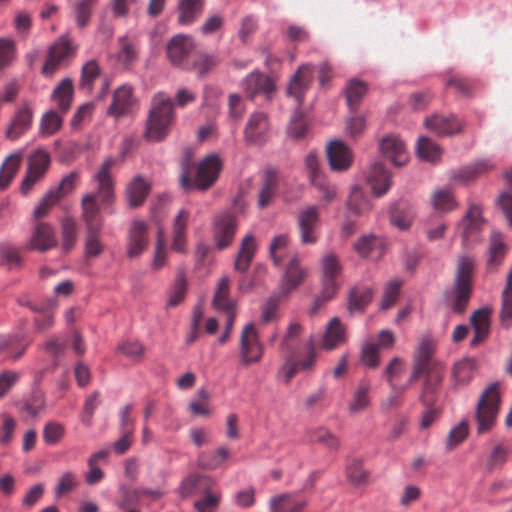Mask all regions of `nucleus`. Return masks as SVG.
Returning <instances> with one entry per match:
<instances>
[{
    "label": "nucleus",
    "mask_w": 512,
    "mask_h": 512,
    "mask_svg": "<svg viewBox=\"0 0 512 512\" xmlns=\"http://www.w3.org/2000/svg\"><path fill=\"white\" fill-rule=\"evenodd\" d=\"M482 224L483 219L481 207L477 204H470L467 212L460 222V226L463 227L461 236L465 246L471 241L477 239V235L482 228Z\"/></svg>",
    "instance_id": "nucleus-21"
},
{
    "label": "nucleus",
    "mask_w": 512,
    "mask_h": 512,
    "mask_svg": "<svg viewBox=\"0 0 512 512\" xmlns=\"http://www.w3.org/2000/svg\"><path fill=\"white\" fill-rule=\"evenodd\" d=\"M361 363L371 369H376L380 365L379 345L376 343H364L360 353Z\"/></svg>",
    "instance_id": "nucleus-58"
},
{
    "label": "nucleus",
    "mask_w": 512,
    "mask_h": 512,
    "mask_svg": "<svg viewBox=\"0 0 512 512\" xmlns=\"http://www.w3.org/2000/svg\"><path fill=\"white\" fill-rule=\"evenodd\" d=\"M345 473L348 482L353 486L366 485L369 481L370 473L364 469L360 459L351 460L346 466Z\"/></svg>",
    "instance_id": "nucleus-45"
},
{
    "label": "nucleus",
    "mask_w": 512,
    "mask_h": 512,
    "mask_svg": "<svg viewBox=\"0 0 512 512\" xmlns=\"http://www.w3.org/2000/svg\"><path fill=\"white\" fill-rule=\"evenodd\" d=\"M306 277V270L301 265V257L299 254H294L290 257L285 273L282 278L281 287L286 293L302 284Z\"/></svg>",
    "instance_id": "nucleus-25"
},
{
    "label": "nucleus",
    "mask_w": 512,
    "mask_h": 512,
    "mask_svg": "<svg viewBox=\"0 0 512 512\" xmlns=\"http://www.w3.org/2000/svg\"><path fill=\"white\" fill-rule=\"evenodd\" d=\"M416 153L422 160L436 162L441 157L442 149L428 137L421 136L417 141Z\"/></svg>",
    "instance_id": "nucleus-44"
},
{
    "label": "nucleus",
    "mask_w": 512,
    "mask_h": 512,
    "mask_svg": "<svg viewBox=\"0 0 512 512\" xmlns=\"http://www.w3.org/2000/svg\"><path fill=\"white\" fill-rule=\"evenodd\" d=\"M373 297V290L366 286H355L350 290L348 308L350 311H363Z\"/></svg>",
    "instance_id": "nucleus-41"
},
{
    "label": "nucleus",
    "mask_w": 512,
    "mask_h": 512,
    "mask_svg": "<svg viewBox=\"0 0 512 512\" xmlns=\"http://www.w3.org/2000/svg\"><path fill=\"white\" fill-rule=\"evenodd\" d=\"M279 175L278 171L274 168H267L264 170L262 176L261 189L258 197V206L265 208L273 201L278 188Z\"/></svg>",
    "instance_id": "nucleus-29"
},
{
    "label": "nucleus",
    "mask_w": 512,
    "mask_h": 512,
    "mask_svg": "<svg viewBox=\"0 0 512 512\" xmlns=\"http://www.w3.org/2000/svg\"><path fill=\"white\" fill-rule=\"evenodd\" d=\"M51 165V156L44 148H37L27 159V170L21 182L20 191L27 195L33 187L42 181Z\"/></svg>",
    "instance_id": "nucleus-6"
},
{
    "label": "nucleus",
    "mask_w": 512,
    "mask_h": 512,
    "mask_svg": "<svg viewBox=\"0 0 512 512\" xmlns=\"http://www.w3.org/2000/svg\"><path fill=\"white\" fill-rule=\"evenodd\" d=\"M116 160L108 157L95 174L94 178L98 184L96 193H89L83 196L81 201V218L87 230H102L103 218L96 198L99 197L103 204H111L114 201V184L110 170Z\"/></svg>",
    "instance_id": "nucleus-1"
},
{
    "label": "nucleus",
    "mask_w": 512,
    "mask_h": 512,
    "mask_svg": "<svg viewBox=\"0 0 512 512\" xmlns=\"http://www.w3.org/2000/svg\"><path fill=\"white\" fill-rule=\"evenodd\" d=\"M490 314L489 308L476 310L470 317L471 325L474 329V337L470 344L472 347L479 345L489 334L490 331Z\"/></svg>",
    "instance_id": "nucleus-32"
},
{
    "label": "nucleus",
    "mask_w": 512,
    "mask_h": 512,
    "mask_svg": "<svg viewBox=\"0 0 512 512\" xmlns=\"http://www.w3.org/2000/svg\"><path fill=\"white\" fill-rule=\"evenodd\" d=\"M307 435L310 442L319 443L329 450L336 451L340 446L338 437L324 427L311 429Z\"/></svg>",
    "instance_id": "nucleus-42"
},
{
    "label": "nucleus",
    "mask_w": 512,
    "mask_h": 512,
    "mask_svg": "<svg viewBox=\"0 0 512 512\" xmlns=\"http://www.w3.org/2000/svg\"><path fill=\"white\" fill-rule=\"evenodd\" d=\"M60 200L61 198L58 196L57 192H54L52 189L47 191V193L39 201L37 207L34 209L32 214V220L42 221L43 218L49 215L51 209Z\"/></svg>",
    "instance_id": "nucleus-53"
},
{
    "label": "nucleus",
    "mask_w": 512,
    "mask_h": 512,
    "mask_svg": "<svg viewBox=\"0 0 512 512\" xmlns=\"http://www.w3.org/2000/svg\"><path fill=\"white\" fill-rule=\"evenodd\" d=\"M500 392L499 383H491L481 394L475 413L477 432L479 434L490 431L499 412Z\"/></svg>",
    "instance_id": "nucleus-5"
},
{
    "label": "nucleus",
    "mask_w": 512,
    "mask_h": 512,
    "mask_svg": "<svg viewBox=\"0 0 512 512\" xmlns=\"http://www.w3.org/2000/svg\"><path fill=\"white\" fill-rule=\"evenodd\" d=\"M444 378V367L437 361H434L429 372L427 373L422 390L419 395V401L426 407L433 406L439 389Z\"/></svg>",
    "instance_id": "nucleus-12"
},
{
    "label": "nucleus",
    "mask_w": 512,
    "mask_h": 512,
    "mask_svg": "<svg viewBox=\"0 0 512 512\" xmlns=\"http://www.w3.org/2000/svg\"><path fill=\"white\" fill-rule=\"evenodd\" d=\"M319 222V209L316 205H310L300 210L297 217V225L302 244L310 245L317 242L316 229Z\"/></svg>",
    "instance_id": "nucleus-11"
},
{
    "label": "nucleus",
    "mask_w": 512,
    "mask_h": 512,
    "mask_svg": "<svg viewBox=\"0 0 512 512\" xmlns=\"http://www.w3.org/2000/svg\"><path fill=\"white\" fill-rule=\"evenodd\" d=\"M435 346L429 337H422L413 355L412 372L405 386H409L420 377H426L434 363L433 354Z\"/></svg>",
    "instance_id": "nucleus-8"
},
{
    "label": "nucleus",
    "mask_w": 512,
    "mask_h": 512,
    "mask_svg": "<svg viewBox=\"0 0 512 512\" xmlns=\"http://www.w3.org/2000/svg\"><path fill=\"white\" fill-rule=\"evenodd\" d=\"M32 119L33 110L30 104L27 102L22 103L5 131V137L12 141L18 139L30 129Z\"/></svg>",
    "instance_id": "nucleus-20"
},
{
    "label": "nucleus",
    "mask_w": 512,
    "mask_h": 512,
    "mask_svg": "<svg viewBox=\"0 0 512 512\" xmlns=\"http://www.w3.org/2000/svg\"><path fill=\"white\" fill-rule=\"evenodd\" d=\"M321 267L322 276L324 277L338 278L342 271L338 256L334 253H327L322 257Z\"/></svg>",
    "instance_id": "nucleus-62"
},
{
    "label": "nucleus",
    "mask_w": 512,
    "mask_h": 512,
    "mask_svg": "<svg viewBox=\"0 0 512 512\" xmlns=\"http://www.w3.org/2000/svg\"><path fill=\"white\" fill-rule=\"evenodd\" d=\"M368 183L375 196L380 197L387 193L391 186V175L382 163H374L368 176Z\"/></svg>",
    "instance_id": "nucleus-33"
},
{
    "label": "nucleus",
    "mask_w": 512,
    "mask_h": 512,
    "mask_svg": "<svg viewBox=\"0 0 512 512\" xmlns=\"http://www.w3.org/2000/svg\"><path fill=\"white\" fill-rule=\"evenodd\" d=\"M413 211L411 206L405 201H398L391 206L390 222L393 226L406 230L413 221Z\"/></svg>",
    "instance_id": "nucleus-37"
},
{
    "label": "nucleus",
    "mask_w": 512,
    "mask_h": 512,
    "mask_svg": "<svg viewBox=\"0 0 512 512\" xmlns=\"http://www.w3.org/2000/svg\"><path fill=\"white\" fill-rule=\"evenodd\" d=\"M432 204L439 213H448L457 207L454 195L448 188L436 190L432 195Z\"/></svg>",
    "instance_id": "nucleus-46"
},
{
    "label": "nucleus",
    "mask_w": 512,
    "mask_h": 512,
    "mask_svg": "<svg viewBox=\"0 0 512 512\" xmlns=\"http://www.w3.org/2000/svg\"><path fill=\"white\" fill-rule=\"evenodd\" d=\"M247 97L253 99L257 94H263L270 100L275 91V83L271 77L259 71L251 72L242 82Z\"/></svg>",
    "instance_id": "nucleus-13"
},
{
    "label": "nucleus",
    "mask_w": 512,
    "mask_h": 512,
    "mask_svg": "<svg viewBox=\"0 0 512 512\" xmlns=\"http://www.w3.org/2000/svg\"><path fill=\"white\" fill-rule=\"evenodd\" d=\"M95 4V2L90 0H76L73 12L78 27L84 28L88 25Z\"/></svg>",
    "instance_id": "nucleus-57"
},
{
    "label": "nucleus",
    "mask_w": 512,
    "mask_h": 512,
    "mask_svg": "<svg viewBox=\"0 0 512 512\" xmlns=\"http://www.w3.org/2000/svg\"><path fill=\"white\" fill-rule=\"evenodd\" d=\"M73 85L70 79H63L55 88L53 98L62 112L68 111L72 102Z\"/></svg>",
    "instance_id": "nucleus-51"
},
{
    "label": "nucleus",
    "mask_w": 512,
    "mask_h": 512,
    "mask_svg": "<svg viewBox=\"0 0 512 512\" xmlns=\"http://www.w3.org/2000/svg\"><path fill=\"white\" fill-rule=\"evenodd\" d=\"M58 244L54 227L44 221L33 220L30 238L26 244L27 250L44 253L55 248Z\"/></svg>",
    "instance_id": "nucleus-10"
},
{
    "label": "nucleus",
    "mask_w": 512,
    "mask_h": 512,
    "mask_svg": "<svg viewBox=\"0 0 512 512\" xmlns=\"http://www.w3.org/2000/svg\"><path fill=\"white\" fill-rule=\"evenodd\" d=\"M0 261L9 268L21 265V256L18 250L8 243L0 244Z\"/></svg>",
    "instance_id": "nucleus-64"
},
{
    "label": "nucleus",
    "mask_w": 512,
    "mask_h": 512,
    "mask_svg": "<svg viewBox=\"0 0 512 512\" xmlns=\"http://www.w3.org/2000/svg\"><path fill=\"white\" fill-rule=\"evenodd\" d=\"M474 268V258L466 255L458 258L453 287L446 294V300L455 313H464L470 301Z\"/></svg>",
    "instance_id": "nucleus-2"
},
{
    "label": "nucleus",
    "mask_w": 512,
    "mask_h": 512,
    "mask_svg": "<svg viewBox=\"0 0 512 512\" xmlns=\"http://www.w3.org/2000/svg\"><path fill=\"white\" fill-rule=\"evenodd\" d=\"M510 449L504 444L496 445L488 456L486 469L489 472L501 469L507 462Z\"/></svg>",
    "instance_id": "nucleus-55"
},
{
    "label": "nucleus",
    "mask_w": 512,
    "mask_h": 512,
    "mask_svg": "<svg viewBox=\"0 0 512 512\" xmlns=\"http://www.w3.org/2000/svg\"><path fill=\"white\" fill-rule=\"evenodd\" d=\"M237 229V218L232 212H222L213 219V239L219 250L230 246Z\"/></svg>",
    "instance_id": "nucleus-9"
},
{
    "label": "nucleus",
    "mask_w": 512,
    "mask_h": 512,
    "mask_svg": "<svg viewBox=\"0 0 512 512\" xmlns=\"http://www.w3.org/2000/svg\"><path fill=\"white\" fill-rule=\"evenodd\" d=\"M427 129L439 136H450L460 133L463 130V123L455 116L433 115L425 120Z\"/></svg>",
    "instance_id": "nucleus-24"
},
{
    "label": "nucleus",
    "mask_w": 512,
    "mask_h": 512,
    "mask_svg": "<svg viewBox=\"0 0 512 512\" xmlns=\"http://www.w3.org/2000/svg\"><path fill=\"white\" fill-rule=\"evenodd\" d=\"M217 64L214 56L205 53L196 54L191 63L185 65V69L195 72L199 77L206 76Z\"/></svg>",
    "instance_id": "nucleus-49"
},
{
    "label": "nucleus",
    "mask_w": 512,
    "mask_h": 512,
    "mask_svg": "<svg viewBox=\"0 0 512 512\" xmlns=\"http://www.w3.org/2000/svg\"><path fill=\"white\" fill-rule=\"evenodd\" d=\"M367 92V85L365 82L353 79L349 81L346 89V100L347 105L351 111H356L360 101L365 96Z\"/></svg>",
    "instance_id": "nucleus-48"
},
{
    "label": "nucleus",
    "mask_w": 512,
    "mask_h": 512,
    "mask_svg": "<svg viewBox=\"0 0 512 512\" xmlns=\"http://www.w3.org/2000/svg\"><path fill=\"white\" fill-rule=\"evenodd\" d=\"M23 421L35 419L45 407L44 395L41 391H33L28 397L16 403Z\"/></svg>",
    "instance_id": "nucleus-30"
},
{
    "label": "nucleus",
    "mask_w": 512,
    "mask_h": 512,
    "mask_svg": "<svg viewBox=\"0 0 512 512\" xmlns=\"http://www.w3.org/2000/svg\"><path fill=\"white\" fill-rule=\"evenodd\" d=\"M505 256V247L503 242L498 237H493L491 239V244L489 247V256L487 260V265L489 269L495 270L498 266L501 265Z\"/></svg>",
    "instance_id": "nucleus-59"
},
{
    "label": "nucleus",
    "mask_w": 512,
    "mask_h": 512,
    "mask_svg": "<svg viewBox=\"0 0 512 512\" xmlns=\"http://www.w3.org/2000/svg\"><path fill=\"white\" fill-rule=\"evenodd\" d=\"M100 68L96 61H88L83 67L81 72L80 87L84 90L90 91L94 80L99 76Z\"/></svg>",
    "instance_id": "nucleus-61"
},
{
    "label": "nucleus",
    "mask_w": 512,
    "mask_h": 512,
    "mask_svg": "<svg viewBox=\"0 0 512 512\" xmlns=\"http://www.w3.org/2000/svg\"><path fill=\"white\" fill-rule=\"evenodd\" d=\"M221 495L211 490L204 492V497L194 503L198 512H216L220 503Z\"/></svg>",
    "instance_id": "nucleus-63"
},
{
    "label": "nucleus",
    "mask_w": 512,
    "mask_h": 512,
    "mask_svg": "<svg viewBox=\"0 0 512 512\" xmlns=\"http://www.w3.org/2000/svg\"><path fill=\"white\" fill-rule=\"evenodd\" d=\"M476 370V360L473 358H465L453 367L452 375L458 385H466L472 379Z\"/></svg>",
    "instance_id": "nucleus-47"
},
{
    "label": "nucleus",
    "mask_w": 512,
    "mask_h": 512,
    "mask_svg": "<svg viewBox=\"0 0 512 512\" xmlns=\"http://www.w3.org/2000/svg\"><path fill=\"white\" fill-rule=\"evenodd\" d=\"M312 79L313 69L309 64L300 66L291 77L287 86V94L296 99L298 106L302 105L304 95L309 89Z\"/></svg>",
    "instance_id": "nucleus-19"
},
{
    "label": "nucleus",
    "mask_w": 512,
    "mask_h": 512,
    "mask_svg": "<svg viewBox=\"0 0 512 512\" xmlns=\"http://www.w3.org/2000/svg\"><path fill=\"white\" fill-rule=\"evenodd\" d=\"M204 0H180L178 3V23L180 25L192 24L202 13Z\"/></svg>",
    "instance_id": "nucleus-38"
},
{
    "label": "nucleus",
    "mask_w": 512,
    "mask_h": 512,
    "mask_svg": "<svg viewBox=\"0 0 512 512\" xmlns=\"http://www.w3.org/2000/svg\"><path fill=\"white\" fill-rule=\"evenodd\" d=\"M75 51V46L68 36H62L51 46L49 50V58L43 66L42 73L44 75H52L57 69L61 61L71 56Z\"/></svg>",
    "instance_id": "nucleus-18"
},
{
    "label": "nucleus",
    "mask_w": 512,
    "mask_h": 512,
    "mask_svg": "<svg viewBox=\"0 0 512 512\" xmlns=\"http://www.w3.org/2000/svg\"><path fill=\"white\" fill-rule=\"evenodd\" d=\"M381 154L393 165L401 167L408 162V153L404 142L396 135L384 136L379 142Z\"/></svg>",
    "instance_id": "nucleus-16"
},
{
    "label": "nucleus",
    "mask_w": 512,
    "mask_h": 512,
    "mask_svg": "<svg viewBox=\"0 0 512 512\" xmlns=\"http://www.w3.org/2000/svg\"><path fill=\"white\" fill-rule=\"evenodd\" d=\"M101 230L85 231L84 254L87 258L98 257L104 251V244L100 238Z\"/></svg>",
    "instance_id": "nucleus-52"
},
{
    "label": "nucleus",
    "mask_w": 512,
    "mask_h": 512,
    "mask_svg": "<svg viewBox=\"0 0 512 512\" xmlns=\"http://www.w3.org/2000/svg\"><path fill=\"white\" fill-rule=\"evenodd\" d=\"M174 121L173 101L164 92L152 98V105L146 124L145 138L151 142L162 141Z\"/></svg>",
    "instance_id": "nucleus-3"
},
{
    "label": "nucleus",
    "mask_w": 512,
    "mask_h": 512,
    "mask_svg": "<svg viewBox=\"0 0 512 512\" xmlns=\"http://www.w3.org/2000/svg\"><path fill=\"white\" fill-rule=\"evenodd\" d=\"M307 131L308 125L303 118L302 112L299 110L295 111L287 129L288 135L293 139L299 140L305 137Z\"/></svg>",
    "instance_id": "nucleus-60"
},
{
    "label": "nucleus",
    "mask_w": 512,
    "mask_h": 512,
    "mask_svg": "<svg viewBox=\"0 0 512 512\" xmlns=\"http://www.w3.org/2000/svg\"><path fill=\"white\" fill-rule=\"evenodd\" d=\"M61 249L69 253L77 241V223L73 217L67 216L61 220Z\"/></svg>",
    "instance_id": "nucleus-40"
},
{
    "label": "nucleus",
    "mask_w": 512,
    "mask_h": 512,
    "mask_svg": "<svg viewBox=\"0 0 512 512\" xmlns=\"http://www.w3.org/2000/svg\"><path fill=\"white\" fill-rule=\"evenodd\" d=\"M229 284L230 279L228 276L221 277L218 282L213 297V305L218 310L235 309V303L229 298Z\"/></svg>",
    "instance_id": "nucleus-43"
},
{
    "label": "nucleus",
    "mask_w": 512,
    "mask_h": 512,
    "mask_svg": "<svg viewBox=\"0 0 512 512\" xmlns=\"http://www.w3.org/2000/svg\"><path fill=\"white\" fill-rule=\"evenodd\" d=\"M240 357L243 365L250 366L260 362L264 347L260 342L258 331L253 323L245 325L240 337Z\"/></svg>",
    "instance_id": "nucleus-7"
},
{
    "label": "nucleus",
    "mask_w": 512,
    "mask_h": 512,
    "mask_svg": "<svg viewBox=\"0 0 512 512\" xmlns=\"http://www.w3.org/2000/svg\"><path fill=\"white\" fill-rule=\"evenodd\" d=\"M371 391L370 381L362 379L356 387L352 399L348 405L350 414H358L369 408L371 400L369 393Z\"/></svg>",
    "instance_id": "nucleus-34"
},
{
    "label": "nucleus",
    "mask_w": 512,
    "mask_h": 512,
    "mask_svg": "<svg viewBox=\"0 0 512 512\" xmlns=\"http://www.w3.org/2000/svg\"><path fill=\"white\" fill-rule=\"evenodd\" d=\"M269 132L268 116L264 112L252 113L244 129V139L251 144H262L267 141Z\"/></svg>",
    "instance_id": "nucleus-15"
},
{
    "label": "nucleus",
    "mask_w": 512,
    "mask_h": 512,
    "mask_svg": "<svg viewBox=\"0 0 512 512\" xmlns=\"http://www.w3.org/2000/svg\"><path fill=\"white\" fill-rule=\"evenodd\" d=\"M256 248L257 245L254 236L252 234L246 235L241 241L240 249L234 263V269L236 271L244 273L248 270Z\"/></svg>",
    "instance_id": "nucleus-35"
},
{
    "label": "nucleus",
    "mask_w": 512,
    "mask_h": 512,
    "mask_svg": "<svg viewBox=\"0 0 512 512\" xmlns=\"http://www.w3.org/2000/svg\"><path fill=\"white\" fill-rule=\"evenodd\" d=\"M194 48L193 40L190 36L178 34L173 36L166 45L167 58L171 64L185 68L186 58Z\"/></svg>",
    "instance_id": "nucleus-14"
},
{
    "label": "nucleus",
    "mask_w": 512,
    "mask_h": 512,
    "mask_svg": "<svg viewBox=\"0 0 512 512\" xmlns=\"http://www.w3.org/2000/svg\"><path fill=\"white\" fill-rule=\"evenodd\" d=\"M135 103L133 91L130 86L124 85L115 90L113 101L108 108V114L120 117L128 113Z\"/></svg>",
    "instance_id": "nucleus-31"
},
{
    "label": "nucleus",
    "mask_w": 512,
    "mask_h": 512,
    "mask_svg": "<svg viewBox=\"0 0 512 512\" xmlns=\"http://www.w3.org/2000/svg\"><path fill=\"white\" fill-rule=\"evenodd\" d=\"M347 341L346 327L338 317H333L326 325L321 347L331 351Z\"/></svg>",
    "instance_id": "nucleus-27"
},
{
    "label": "nucleus",
    "mask_w": 512,
    "mask_h": 512,
    "mask_svg": "<svg viewBox=\"0 0 512 512\" xmlns=\"http://www.w3.org/2000/svg\"><path fill=\"white\" fill-rule=\"evenodd\" d=\"M151 190L150 183L141 175L135 176L126 186L125 197L130 208L144 204Z\"/></svg>",
    "instance_id": "nucleus-26"
},
{
    "label": "nucleus",
    "mask_w": 512,
    "mask_h": 512,
    "mask_svg": "<svg viewBox=\"0 0 512 512\" xmlns=\"http://www.w3.org/2000/svg\"><path fill=\"white\" fill-rule=\"evenodd\" d=\"M222 163L220 158L215 154L206 156L199 164L196 174L192 179L188 168L185 166L180 177L181 187L187 191L209 189L218 179Z\"/></svg>",
    "instance_id": "nucleus-4"
},
{
    "label": "nucleus",
    "mask_w": 512,
    "mask_h": 512,
    "mask_svg": "<svg viewBox=\"0 0 512 512\" xmlns=\"http://www.w3.org/2000/svg\"><path fill=\"white\" fill-rule=\"evenodd\" d=\"M405 371V362L402 358L393 357L383 370V377L392 391L405 393L407 386H399L397 379H399Z\"/></svg>",
    "instance_id": "nucleus-36"
},
{
    "label": "nucleus",
    "mask_w": 512,
    "mask_h": 512,
    "mask_svg": "<svg viewBox=\"0 0 512 512\" xmlns=\"http://www.w3.org/2000/svg\"><path fill=\"white\" fill-rule=\"evenodd\" d=\"M493 164L489 160H482L473 165L466 166L454 172L453 178L456 180L468 181L472 180L478 175L492 169Z\"/></svg>",
    "instance_id": "nucleus-54"
},
{
    "label": "nucleus",
    "mask_w": 512,
    "mask_h": 512,
    "mask_svg": "<svg viewBox=\"0 0 512 512\" xmlns=\"http://www.w3.org/2000/svg\"><path fill=\"white\" fill-rule=\"evenodd\" d=\"M306 506V500L300 499L292 493L275 495L269 500L271 512H302Z\"/></svg>",
    "instance_id": "nucleus-28"
},
{
    "label": "nucleus",
    "mask_w": 512,
    "mask_h": 512,
    "mask_svg": "<svg viewBox=\"0 0 512 512\" xmlns=\"http://www.w3.org/2000/svg\"><path fill=\"white\" fill-rule=\"evenodd\" d=\"M348 209L355 215H363L370 211L372 205L364 196L362 190L358 186H354L351 190L347 201Z\"/></svg>",
    "instance_id": "nucleus-50"
},
{
    "label": "nucleus",
    "mask_w": 512,
    "mask_h": 512,
    "mask_svg": "<svg viewBox=\"0 0 512 512\" xmlns=\"http://www.w3.org/2000/svg\"><path fill=\"white\" fill-rule=\"evenodd\" d=\"M214 485L215 481L211 477L191 473L181 481L177 491L181 499H186L212 490Z\"/></svg>",
    "instance_id": "nucleus-22"
},
{
    "label": "nucleus",
    "mask_w": 512,
    "mask_h": 512,
    "mask_svg": "<svg viewBox=\"0 0 512 512\" xmlns=\"http://www.w3.org/2000/svg\"><path fill=\"white\" fill-rule=\"evenodd\" d=\"M148 245V224L143 220H134L131 224L128 243L127 257L134 259L139 257Z\"/></svg>",
    "instance_id": "nucleus-17"
},
{
    "label": "nucleus",
    "mask_w": 512,
    "mask_h": 512,
    "mask_svg": "<svg viewBox=\"0 0 512 512\" xmlns=\"http://www.w3.org/2000/svg\"><path fill=\"white\" fill-rule=\"evenodd\" d=\"M23 159V151H17L10 154L0 169V189H6L15 177L21 161Z\"/></svg>",
    "instance_id": "nucleus-39"
},
{
    "label": "nucleus",
    "mask_w": 512,
    "mask_h": 512,
    "mask_svg": "<svg viewBox=\"0 0 512 512\" xmlns=\"http://www.w3.org/2000/svg\"><path fill=\"white\" fill-rule=\"evenodd\" d=\"M187 292V280L184 273H178L174 284L171 288L170 295L167 301L168 307H175L180 304Z\"/></svg>",
    "instance_id": "nucleus-56"
},
{
    "label": "nucleus",
    "mask_w": 512,
    "mask_h": 512,
    "mask_svg": "<svg viewBox=\"0 0 512 512\" xmlns=\"http://www.w3.org/2000/svg\"><path fill=\"white\" fill-rule=\"evenodd\" d=\"M329 165L334 171H345L352 163V152L341 140H333L327 146Z\"/></svg>",
    "instance_id": "nucleus-23"
}]
</instances>
